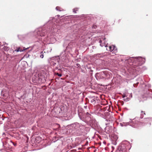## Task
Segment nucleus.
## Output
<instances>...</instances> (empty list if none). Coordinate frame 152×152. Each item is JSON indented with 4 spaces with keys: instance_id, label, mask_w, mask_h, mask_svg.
Returning a JSON list of instances; mask_svg holds the SVG:
<instances>
[{
    "instance_id": "f257e3e1",
    "label": "nucleus",
    "mask_w": 152,
    "mask_h": 152,
    "mask_svg": "<svg viewBox=\"0 0 152 152\" xmlns=\"http://www.w3.org/2000/svg\"><path fill=\"white\" fill-rule=\"evenodd\" d=\"M46 32L45 30L42 28H39L37 29L35 32L37 33V37L40 40L47 42L48 40V38H50L51 37L49 35V34H47L46 33Z\"/></svg>"
},
{
    "instance_id": "f03ea898",
    "label": "nucleus",
    "mask_w": 152,
    "mask_h": 152,
    "mask_svg": "<svg viewBox=\"0 0 152 152\" xmlns=\"http://www.w3.org/2000/svg\"><path fill=\"white\" fill-rule=\"evenodd\" d=\"M71 126L72 130L75 131L78 135H80L82 134L81 130L84 128V126L77 122L71 124Z\"/></svg>"
},
{
    "instance_id": "7ed1b4c3",
    "label": "nucleus",
    "mask_w": 152,
    "mask_h": 152,
    "mask_svg": "<svg viewBox=\"0 0 152 152\" xmlns=\"http://www.w3.org/2000/svg\"><path fill=\"white\" fill-rule=\"evenodd\" d=\"M102 41L101 40H100L99 41V42L100 43V45L101 46L103 47L104 46L105 47H107L106 48L107 50L110 52L113 51V53L114 54L116 53L117 52V48L115 46L112 45L107 47V45L105 44L102 43Z\"/></svg>"
},
{
    "instance_id": "20e7f679",
    "label": "nucleus",
    "mask_w": 152,
    "mask_h": 152,
    "mask_svg": "<svg viewBox=\"0 0 152 152\" xmlns=\"http://www.w3.org/2000/svg\"><path fill=\"white\" fill-rule=\"evenodd\" d=\"M136 60L137 61L139 66L142 65L145 62V59L141 57H139L137 58Z\"/></svg>"
},
{
    "instance_id": "39448f33",
    "label": "nucleus",
    "mask_w": 152,
    "mask_h": 152,
    "mask_svg": "<svg viewBox=\"0 0 152 152\" xmlns=\"http://www.w3.org/2000/svg\"><path fill=\"white\" fill-rule=\"evenodd\" d=\"M101 75L102 77H105V79H109L112 77V75L109 72L107 73L106 72H101Z\"/></svg>"
},
{
    "instance_id": "423d86ee",
    "label": "nucleus",
    "mask_w": 152,
    "mask_h": 152,
    "mask_svg": "<svg viewBox=\"0 0 152 152\" xmlns=\"http://www.w3.org/2000/svg\"><path fill=\"white\" fill-rule=\"evenodd\" d=\"M126 150V148L124 144L118 147L117 152H125Z\"/></svg>"
},
{
    "instance_id": "0eeeda50",
    "label": "nucleus",
    "mask_w": 152,
    "mask_h": 152,
    "mask_svg": "<svg viewBox=\"0 0 152 152\" xmlns=\"http://www.w3.org/2000/svg\"><path fill=\"white\" fill-rule=\"evenodd\" d=\"M97 100L96 98L95 97H90L88 99V101L93 104H95Z\"/></svg>"
},
{
    "instance_id": "6e6552de",
    "label": "nucleus",
    "mask_w": 152,
    "mask_h": 152,
    "mask_svg": "<svg viewBox=\"0 0 152 152\" xmlns=\"http://www.w3.org/2000/svg\"><path fill=\"white\" fill-rule=\"evenodd\" d=\"M129 123H124L123 122L122 123H121L120 124V125L121 126H126L129 125Z\"/></svg>"
},
{
    "instance_id": "1a4fd4ad",
    "label": "nucleus",
    "mask_w": 152,
    "mask_h": 152,
    "mask_svg": "<svg viewBox=\"0 0 152 152\" xmlns=\"http://www.w3.org/2000/svg\"><path fill=\"white\" fill-rule=\"evenodd\" d=\"M56 10L58 11H61L64 10L62 8L58 6L57 7H56Z\"/></svg>"
},
{
    "instance_id": "9d476101",
    "label": "nucleus",
    "mask_w": 152,
    "mask_h": 152,
    "mask_svg": "<svg viewBox=\"0 0 152 152\" xmlns=\"http://www.w3.org/2000/svg\"><path fill=\"white\" fill-rule=\"evenodd\" d=\"M25 50V49L22 50L20 48H18L16 50H15V51H16V52H19V51L22 52Z\"/></svg>"
},
{
    "instance_id": "9b49d317",
    "label": "nucleus",
    "mask_w": 152,
    "mask_h": 152,
    "mask_svg": "<svg viewBox=\"0 0 152 152\" xmlns=\"http://www.w3.org/2000/svg\"><path fill=\"white\" fill-rule=\"evenodd\" d=\"M86 115L87 116V118H86V121H88V120H89L88 118H89V117H90V116L91 115L89 113H88V112H87L86 113Z\"/></svg>"
},
{
    "instance_id": "f8f14e48",
    "label": "nucleus",
    "mask_w": 152,
    "mask_h": 152,
    "mask_svg": "<svg viewBox=\"0 0 152 152\" xmlns=\"http://www.w3.org/2000/svg\"><path fill=\"white\" fill-rule=\"evenodd\" d=\"M44 53H45V52H42L40 53V57L41 58H42L44 57Z\"/></svg>"
},
{
    "instance_id": "ddd939ff",
    "label": "nucleus",
    "mask_w": 152,
    "mask_h": 152,
    "mask_svg": "<svg viewBox=\"0 0 152 152\" xmlns=\"http://www.w3.org/2000/svg\"><path fill=\"white\" fill-rule=\"evenodd\" d=\"M101 72L99 74H98V77H99V78L102 79H104L105 78V77H102V76L101 75Z\"/></svg>"
},
{
    "instance_id": "4468645a",
    "label": "nucleus",
    "mask_w": 152,
    "mask_h": 152,
    "mask_svg": "<svg viewBox=\"0 0 152 152\" xmlns=\"http://www.w3.org/2000/svg\"><path fill=\"white\" fill-rule=\"evenodd\" d=\"M78 9V8H75L73 9V12H74L75 13H76V11H77Z\"/></svg>"
},
{
    "instance_id": "2eb2a0df",
    "label": "nucleus",
    "mask_w": 152,
    "mask_h": 152,
    "mask_svg": "<svg viewBox=\"0 0 152 152\" xmlns=\"http://www.w3.org/2000/svg\"><path fill=\"white\" fill-rule=\"evenodd\" d=\"M116 139L115 141V142H113V144H114L115 145H116L117 144V142H116V140L117 139L118 137H116Z\"/></svg>"
},
{
    "instance_id": "dca6fc26",
    "label": "nucleus",
    "mask_w": 152,
    "mask_h": 152,
    "mask_svg": "<svg viewBox=\"0 0 152 152\" xmlns=\"http://www.w3.org/2000/svg\"><path fill=\"white\" fill-rule=\"evenodd\" d=\"M3 49L5 50H7L8 49V48L6 46H4L3 47Z\"/></svg>"
},
{
    "instance_id": "f3484780",
    "label": "nucleus",
    "mask_w": 152,
    "mask_h": 152,
    "mask_svg": "<svg viewBox=\"0 0 152 152\" xmlns=\"http://www.w3.org/2000/svg\"><path fill=\"white\" fill-rule=\"evenodd\" d=\"M145 115V113H144L141 114V116H140V118H142L144 116V115Z\"/></svg>"
},
{
    "instance_id": "a211bd4d",
    "label": "nucleus",
    "mask_w": 152,
    "mask_h": 152,
    "mask_svg": "<svg viewBox=\"0 0 152 152\" xmlns=\"http://www.w3.org/2000/svg\"><path fill=\"white\" fill-rule=\"evenodd\" d=\"M57 75L58 76L60 77H61L62 76V75L61 74H59L58 73H57Z\"/></svg>"
},
{
    "instance_id": "6ab92c4d",
    "label": "nucleus",
    "mask_w": 152,
    "mask_h": 152,
    "mask_svg": "<svg viewBox=\"0 0 152 152\" xmlns=\"http://www.w3.org/2000/svg\"><path fill=\"white\" fill-rule=\"evenodd\" d=\"M52 64L54 66H55L56 64V63H54V62H53V63L52 62Z\"/></svg>"
},
{
    "instance_id": "aec40b11",
    "label": "nucleus",
    "mask_w": 152,
    "mask_h": 152,
    "mask_svg": "<svg viewBox=\"0 0 152 152\" xmlns=\"http://www.w3.org/2000/svg\"><path fill=\"white\" fill-rule=\"evenodd\" d=\"M96 26H95L94 25L92 26V28H96Z\"/></svg>"
},
{
    "instance_id": "412c9836",
    "label": "nucleus",
    "mask_w": 152,
    "mask_h": 152,
    "mask_svg": "<svg viewBox=\"0 0 152 152\" xmlns=\"http://www.w3.org/2000/svg\"><path fill=\"white\" fill-rule=\"evenodd\" d=\"M109 128V127H106L105 128V130L106 131V130H107Z\"/></svg>"
},
{
    "instance_id": "4be33fe9",
    "label": "nucleus",
    "mask_w": 152,
    "mask_h": 152,
    "mask_svg": "<svg viewBox=\"0 0 152 152\" xmlns=\"http://www.w3.org/2000/svg\"><path fill=\"white\" fill-rule=\"evenodd\" d=\"M59 59H57V60H56V61H57V62H58V63L59 62Z\"/></svg>"
},
{
    "instance_id": "5701e85b",
    "label": "nucleus",
    "mask_w": 152,
    "mask_h": 152,
    "mask_svg": "<svg viewBox=\"0 0 152 152\" xmlns=\"http://www.w3.org/2000/svg\"><path fill=\"white\" fill-rule=\"evenodd\" d=\"M125 97V96L124 95H123V96H122V97L123 98Z\"/></svg>"
},
{
    "instance_id": "b1692460",
    "label": "nucleus",
    "mask_w": 152,
    "mask_h": 152,
    "mask_svg": "<svg viewBox=\"0 0 152 152\" xmlns=\"http://www.w3.org/2000/svg\"><path fill=\"white\" fill-rule=\"evenodd\" d=\"M40 138V137H37V138H36V139H39V138Z\"/></svg>"
},
{
    "instance_id": "393cba45",
    "label": "nucleus",
    "mask_w": 152,
    "mask_h": 152,
    "mask_svg": "<svg viewBox=\"0 0 152 152\" xmlns=\"http://www.w3.org/2000/svg\"><path fill=\"white\" fill-rule=\"evenodd\" d=\"M110 131H110H110H109L108 130V131H107V132H110Z\"/></svg>"
},
{
    "instance_id": "a878e982",
    "label": "nucleus",
    "mask_w": 152,
    "mask_h": 152,
    "mask_svg": "<svg viewBox=\"0 0 152 152\" xmlns=\"http://www.w3.org/2000/svg\"><path fill=\"white\" fill-rule=\"evenodd\" d=\"M143 112H143V111H142L141 112V113H143Z\"/></svg>"
},
{
    "instance_id": "bb28decb",
    "label": "nucleus",
    "mask_w": 152,
    "mask_h": 152,
    "mask_svg": "<svg viewBox=\"0 0 152 152\" xmlns=\"http://www.w3.org/2000/svg\"><path fill=\"white\" fill-rule=\"evenodd\" d=\"M105 38H104L103 39L105 40Z\"/></svg>"
},
{
    "instance_id": "cd10ccee",
    "label": "nucleus",
    "mask_w": 152,
    "mask_h": 152,
    "mask_svg": "<svg viewBox=\"0 0 152 152\" xmlns=\"http://www.w3.org/2000/svg\"><path fill=\"white\" fill-rule=\"evenodd\" d=\"M86 107H87V106H86V107L85 106V107L86 108Z\"/></svg>"
},
{
    "instance_id": "c85d7f7f",
    "label": "nucleus",
    "mask_w": 152,
    "mask_h": 152,
    "mask_svg": "<svg viewBox=\"0 0 152 152\" xmlns=\"http://www.w3.org/2000/svg\"><path fill=\"white\" fill-rule=\"evenodd\" d=\"M86 107H87V106H86V107L85 106V107L86 108Z\"/></svg>"
},
{
    "instance_id": "c756f323",
    "label": "nucleus",
    "mask_w": 152,
    "mask_h": 152,
    "mask_svg": "<svg viewBox=\"0 0 152 152\" xmlns=\"http://www.w3.org/2000/svg\"><path fill=\"white\" fill-rule=\"evenodd\" d=\"M80 119H82L80 117Z\"/></svg>"
},
{
    "instance_id": "7c9ffc66",
    "label": "nucleus",
    "mask_w": 152,
    "mask_h": 152,
    "mask_svg": "<svg viewBox=\"0 0 152 152\" xmlns=\"http://www.w3.org/2000/svg\"><path fill=\"white\" fill-rule=\"evenodd\" d=\"M56 68L58 69V68L56 67Z\"/></svg>"
}]
</instances>
